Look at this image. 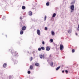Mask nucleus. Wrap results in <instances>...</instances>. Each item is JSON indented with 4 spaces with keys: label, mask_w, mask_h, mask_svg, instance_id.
Listing matches in <instances>:
<instances>
[{
    "label": "nucleus",
    "mask_w": 79,
    "mask_h": 79,
    "mask_svg": "<svg viewBox=\"0 0 79 79\" xmlns=\"http://www.w3.org/2000/svg\"><path fill=\"white\" fill-rule=\"evenodd\" d=\"M76 35H77V33H76Z\"/></svg>",
    "instance_id": "32"
},
{
    "label": "nucleus",
    "mask_w": 79,
    "mask_h": 79,
    "mask_svg": "<svg viewBox=\"0 0 79 79\" xmlns=\"http://www.w3.org/2000/svg\"><path fill=\"white\" fill-rule=\"evenodd\" d=\"M46 51H49V50H50V48L48 47V46H47L46 47Z\"/></svg>",
    "instance_id": "7"
},
{
    "label": "nucleus",
    "mask_w": 79,
    "mask_h": 79,
    "mask_svg": "<svg viewBox=\"0 0 79 79\" xmlns=\"http://www.w3.org/2000/svg\"><path fill=\"white\" fill-rule=\"evenodd\" d=\"M20 19H22V18H20Z\"/></svg>",
    "instance_id": "33"
},
{
    "label": "nucleus",
    "mask_w": 79,
    "mask_h": 79,
    "mask_svg": "<svg viewBox=\"0 0 79 79\" xmlns=\"http://www.w3.org/2000/svg\"><path fill=\"white\" fill-rule=\"evenodd\" d=\"M42 44H43V45H44V44H45V42H44V41L42 42Z\"/></svg>",
    "instance_id": "27"
},
{
    "label": "nucleus",
    "mask_w": 79,
    "mask_h": 79,
    "mask_svg": "<svg viewBox=\"0 0 79 79\" xmlns=\"http://www.w3.org/2000/svg\"><path fill=\"white\" fill-rule=\"evenodd\" d=\"M32 12L31 11H30L29 12V16H32Z\"/></svg>",
    "instance_id": "8"
},
{
    "label": "nucleus",
    "mask_w": 79,
    "mask_h": 79,
    "mask_svg": "<svg viewBox=\"0 0 79 79\" xmlns=\"http://www.w3.org/2000/svg\"><path fill=\"white\" fill-rule=\"evenodd\" d=\"M27 73L28 74H30L31 73V72L30 71H28Z\"/></svg>",
    "instance_id": "25"
},
{
    "label": "nucleus",
    "mask_w": 79,
    "mask_h": 79,
    "mask_svg": "<svg viewBox=\"0 0 79 79\" xmlns=\"http://www.w3.org/2000/svg\"><path fill=\"white\" fill-rule=\"evenodd\" d=\"M50 41L51 42H53V40L52 39H50Z\"/></svg>",
    "instance_id": "22"
},
{
    "label": "nucleus",
    "mask_w": 79,
    "mask_h": 79,
    "mask_svg": "<svg viewBox=\"0 0 79 79\" xmlns=\"http://www.w3.org/2000/svg\"><path fill=\"white\" fill-rule=\"evenodd\" d=\"M52 35H55V33H54V32L52 31Z\"/></svg>",
    "instance_id": "18"
},
{
    "label": "nucleus",
    "mask_w": 79,
    "mask_h": 79,
    "mask_svg": "<svg viewBox=\"0 0 79 79\" xmlns=\"http://www.w3.org/2000/svg\"><path fill=\"white\" fill-rule=\"evenodd\" d=\"M45 30H47V27H45Z\"/></svg>",
    "instance_id": "29"
},
{
    "label": "nucleus",
    "mask_w": 79,
    "mask_h": 79,
    "mask_svg": "<svg viewBox=\"0 0 79 79\" xmlns=\"http://www.w3.org/2000/svg\"><path fill=\"white\" fill-rule=\"evenodd\" d=\"M46 19H47V16L45 15L44 17V21L46 20Z\"/></svg>",
    "instance_id": "20"
},
{
    "label": "nucleus",
    "mask_w": 79,
    "mask_h": 79,
    "mask_svg": "<svg viewBox=\"0 0 79 79\" xmlns=\"http://www.w3.org/2000/svg\"><path fill=\"white\" fill-rule=\"evenodd\" d=\"M33 68V67L31 65H30V69H32Z\"/></svg>",
    "instance_id": "13"
},
{
    "label": "nucleus",
    "mask_w": 79,
    "mask_h": 79,
    "mask_svg": "<svg viewBox=\"0 0 79 79\" xmlns=\"http://www.w3.org/2000/svg\"><path fill=\"white\" fill-rule=\"evenodd\" d=\"M37 33L38 34V35H40V31L39 29L37 30Z\"/></svg>",
    "instance_id": "4"
},
{
    "label": "nucleus",
    "mask_w": 79,
    "mask_h": 79,
    "mask_svg": "<svg viewBox=\"0 0 79 79\" xmlns=\"http://www.w3.org/2000/svg\"><path fill=\"white\" fill-rule=\"evenodd\" d=\"M28 53H29V52H28Z\"/></svg>",
    "instance_id": "37"
},
{
    "label": "nucleus",
    "mask_w": 79,
    "mask_h": 79,
    "mask_svg": "<svg viewBox=\"0 0 79 79\" xmlns=\"http://www.w3.org/2000/svg\"><path fill=\"white\" fill-rule=\"evenodd\" d=\"M72 53L74 52H75L74 49H72Z\"/></svg>",
    "instance_id": "21"
},
{
    "label": "nucleus",
    "mask_w": 79,
    "mask_h": 79,
    "mask_svg": "<svg viewBox=\"0 0 79 79\" xmlns=\"http://www.w3.org/2000/svg\"><path fill=\"white\" fill-rule=\"evenodd\" d=\"M56 16V14L55 13H54L52 15V17L53 18H54V17H55V16Z\"/></svg>",
    "instance_id": "11"
},
{
    "label": "nucleus",
    "mask_w": 79,
    "mask_h": 79,
    "mask_svg": "<svg viewBox=\"0 0 79 79\" xmlns=\"http://www.w3.org/2000/svg\"><path fill=\"white\" fill-rule=\"evenodd\" d=\"M39 57H40L41 59H44V55L43 54H41L39 55Z\"/></svg>",
    "instance_id": "2"
},
{
    "label": "nucleus",
    "mask_w": 79,
    "mask_h": 79,
    "mask_svg": "<svg viewBox=\"0 0 79 79\" xmlns=\"http://www.w3.org/2000/svg\"><path fill=\"white\" fill-rule=\"evenodd\" d=\"M64 70H63V71H62V73H64Z\"/></svg>",
    "instance_id": "31"
},
{
    "label": "nucleus",
    "mask_w": 79,
    "mask_h": 79,
    "mask_svg": "<svg viewBox=\"0 0 79 79\" xmlns=\"http://www.w3.org/2000/svg\"><path fill=\"white\" fill-rule=\"evenodd\" d=\"M22 8L23 10H25L26 9V7L24 6H23L22 7Z\"/></svg>",
    "instance_id": "15"
},
{
    "label": "nucleus",
    "mask_w": 79,
    "mask_h": 79,
    "mask_svg": "<svg viewBox=\"0 0 79 79\" xmlns=\"http://www.w3.org/2000/svg\"><path fill=\"white\" fill-rule=\"evenodd\" d=\"M23 31L22 30L20 32V34H21V35H22V34H23Z\"/></svg>",
    "instance_id": "14"
},
{
    "label": "nucleus",
    "mask_w": 79,
    "mask_h": 79,
    "mask_svg": "<svg viewBox=\"0 0 79 79\" xmlns=\"http://www.w3.org/2000/svg\"><path fill=\"white\" fill-rule=\"evenodd\" d=\"M72 4H73V2H72Z\"/></svg>",
    "instance_id": "34"
},
{
    "label": "nucleus",
    "mask_w": 79,
    "mask_h": 79,
    "mask_svg": "<svg viewBox=\"0 0 79 79\" xmlns=\"http://www.w3.org/2000/svg\"><path fill=\"white\" fill-rule=\"evenodd\" d=\"M26 26H24L22 28V31H24V30H26Z\"/></svg>",
    "instance_id": "6"
},
{
    "label": "nucleus",
    "mask_w": 79,
    "mask_h": 79,
    "mask_svg": "<svg viewBox=\"0 0 79 79\" xmlns=\"http://www.w3.org/2000/svg\"><path fill=\"white\" fill-rule=\"evenodd\" d=\"M68 71L67 70H65V73H68Z\"/></svg>",
    "instance_id": "30"
},
{
    "label": "nucleus",
    "mask_w": 79,
    "mask_h": 79,
    "mask_svg": "<svg viewBox=\"0 0 79 79\" xmlns=\"http://www.w3.org/2000/svg\"><path fill=\"white\" fill-rule=\"evenodd\" d=\"M50 65H51V66H53V62H52L50 63Z\"/></svg>",
    "instance_id": "23"
},
{
    "label": "nucleus",
    "mask_w": 79,
    "mask_h": 79,
    "mask_svg": "<svg viewBox=\"0 0 79 79\" xmlns=\"http://www.w3.org/2000/svg\"><path fill=\"white\" fill-rule=\"evenodd\" d=\"M78 27L77 28V30H78V31H79V25H78Z\"/></svg>",
    "instance_id": "26"
},
{
    "label": "nucleus",
    "mask_w": 79,
    "mask_h": 79,
    "mask_svg": "<svg viewBox=\"0 0 79 79\" xmlns=\"http://www.w3.org/2000/svg\"><path fill=\"white\" fill-rule=\"evenodd\" d=\"M59 68H60V66L58 67L56 69V70L57 71V70H58L59 69Z\"/></svg>",
    "instance_id": "19"
},
{
    "label": "nucleus",
    "mask_w": 79,
    "mask_h": 79,
    "mask_svg": "<svg viewBox=\"0 0 79 79\" xmlns=\"http://www.w3.org/2000/svg\"><path fill=\"white\" fill-rule=\"evenodd\" d=\"M35 65H36V66H39V64L38 63H36L35 64Z\"/></svg>",
    "instance_id": "12"
},
{
    "label": "nucleus",
    "mask_w": 79,
    "mask_h": 79,
    "mask_svg": "<svg viewBox=\"0 0 79 79\" xmlns=\"http://www.w3.org/2000/svg\"><path fill=\"white\" fill-rule=\"evenodd\" d=\"M41 48H38V50H39V51H40V50H41Z\"/></svg>",
    "instance_id": "24"
},
{
    "label": "nucleus",
    "mask_w": 79,
    "mask_h": 79,
    "mask_svg": "<svg viewBox=\"0 0 79 79\" xmlns=\"http://www.w3.org/2000/svg\"><path fill=\"white\" fill-rule=\"evenodd\" d=\"M32 57H31L30 58V61H32Z\"/></svg>",
    "instance_id": "28"
},
{
    "label": "nucleus",
    "mask_w": 79,
    "mask_h": 79,
    "mask_svg": "<svg viewBox=\"0 0 79 79\" xmlns=\"http://www.w3.org/2000/svg\"><path fill=\"white\" fill-rule=\"evenodd\" d=\"M6 37H7V36L6 35Z\"/></svg>",
    "instance_id": "36"
},
{
    "label": "nucleus",
    "mask_w": 79,
    "mask_h": 79,
    "mask_svg": "<svg viewBox=\"0 0 79 79\" xmlns=\"http://www.w3.org/2000/svg\"><path fill=\"white\" fill-rule=\"evenodd\" d=\"M41 49H42V50H45V48H44V47H41Z\"/></svg>",
    "instance_id": "16"
},
{
    "label": "nucleus",
    "mask_w": 79,
    "mask_h": 79,
    "mask_svg": "<svg viewBox=\"0 0 79 79\" xmlns=\"http://www.w3.org/2000/svg\"><path fill=\"white\" fill-rule=\"evenodd\" d=\"M70 9H71V13H72L74 11V5H72L70 6Z\"/></svg>",
    "instance_id": "1"
},
{
    "label": "nucleus",
    "mask_w": 79,
    "mask_h": 79,
    "mask_svg": "<svg viewBox=\"0 0 79 79\" xmlns=\"http://www.w3.org/2000/svg\"><path fill=\"white\" fill-rule=\"evenodd\" d=\"M3 66L4 68H6V66H7V64H6V63H4L3 64Z\"/></svg>",
    "instance_id": "9"
},
{
    "label": "nucleus",
    "mask_w": 79,
    "mask_h": 79,
    "mask_svg": "<svg viewBox=\"0 0 79 79\" xmlns=\"http://www.w3.org/2000/svg\"><path fill=\"white\" fill-rule=\"evenodd\" d=\"M47 6H49V5H50V3L49 2H47L46 4Z\"/></svg>",
    "instance_id": "17"
},
{
    "label": "nucleus",
    "mask_w": 79,
    "mask_h": 79,
    "mask_svg": "<svg viewBox=\"0 0 79 79\" xmlns=\"http://www.w3.org/2000/svg\"><path fill=\"white\" fill-rule=\"evenodd\" d=\"M12 53L14 56H16L17 55V54H18V53H16V52H14L13 51H12Z\"/></svg>",
    "instance_id": "3"
},
{
    "label": "nucleus",
    "mask_w": 79,
    "mask_h": 79,
    "mask_svg": "<svg viewBox=\"0 0 79 79\" xmlns=\"http://www.w3.org/2000/svg\"><path fill=\"white\" fill-rule=\"evenodd\" d=\"M10 77H11V76H10L9 77V78Z\"/></svg>",
    "instance_id": "35"
},
{
    "label": "nucleus",
    "mask_w": 79,
    "mask_h": 79,
    "mask_svg": "<svg viewBox=\"0 0 79 79\" xmlns=\"http://www.w3.org/2000/svg\"><path fill=\"white\" fill-rule=\"evenodd\" d=\"M72 31V30H68V32L70 34V33H71V32Z\"/></svg>",
    "instance_id": "10"
},
{
    "label": "nucleus",
    "mask_w": 79,
    "mask_h": 79,
    "mask_svg": "<svg viewBox=\"0 0 79 79\" xmlns=\"http://www.w3.org/2000/svg\"><path fill=\"white\" fill-rule=\"evenodd\" d=\"M63 46L62 44H60V50H63Z\"/></svg>",
    "instance_id": "5"
}]
</instances>
